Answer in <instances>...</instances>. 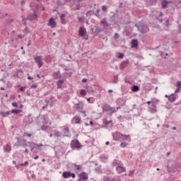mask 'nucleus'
<instances>
[{"label": "nucleus", "instance_id": "3", "mask_svg": "<svg viewBox=\"0 0 181 181\" xmlns=\"http://www.w3.org/2000/svg\"><path fill=\"white\" fill-rule=\"evenodd\" d=\"M78 35L81 36L85 40H88V35H87V30L84 27H80L78 30Z\"/></svg>", "mask_w": 181, "mask_h": 181}, {"label": "nucleus", "instance_id": "14", "mask_svg": "<svg viewBox=\"0 0 181 181\" xmlns=\"http://www.w3.org/2000/svg\"><path fill=\"white\" fill-rule=\"evenodd\" d=\"M63 136H67L69 138H70V136H71V134H70V130L69 129V127H65L63 129Z\"/></svg>", "mask_w": 181, "mask_h": 181}, {"label": "nucleus", "instance_id": "25", "mask_svg": "<svg viewBox=\"0 0 181 181\" xmlns=\"http://www.w3.org/2000/svg\"><path fill=\"white\" fill-rule=\"evenodd\" d=\"M131 45H132V48L135 47L136 49V47H138V40H132V41L131 42Z\"/></svg>", "mask_w": 181, "mask_h": 181}, {"label": "nucleus", "instance_id": "51", "mask_svg": "<svg viewBox=\"0 0 181 181\" xmlns=\"http://www.w3.org/2000/svg\"><path fill=\"white\" fill-rule=\"evenodd\" d=\"M76 9L77 11H80V4L76 5Z\"/></svg>", "mask_w": 181, "mask_h": 181}, {"label": "nucleus", "instance_id": "26", "mask_svg": "<svg viewBox=\"0 0 181 181\" xmlns=\"http://www.w3.org/2000/svg\"><path fill=\"white\" fill-rule=\"evenodd\" d=\"M0 115H1V117H8V115H11V111H8L6 112H1Z\"/></svg>", "mask_w": 181, "mask_h": 181}, {"label": "nucleus", "instance_id": "49", "mask_svg": "<svg viewBox=\"0 0 181 181\" xmlns=\"http://www.w3.org/2000/svg\"><path fill=\"white\" fill-rule=\"evenodd\" d=\"M134 171H130L129 173V176H130V177L134 176Z\"/></svg>", "mask_w": 181, "mask_h": 181}, {"label": "nucleus", "instance_id": "42", "mask_svg": "<svg viewBox=\"0 0 181 181\" xmlns=\"http://www.w3.org/2000/svg\"><path fill=\"white\" fill-rule=\"evenodd\" d=\"M24 136H28V138H30V136H32V134L28 133H24Z\"/></svg>", "mask_w": 181, "mask_h": 181}, {"label": "nucleus", "instance_id": "45", "mask_svg": "<svg viewBox=\"0 0 181 181\" xmlns=\"http://www.w3.org/2000/svg\"><path fill=\"white\" fill-rule=\"evenodd\" d=\"M23 33H25V34L29 33V31H28V28H25L23 30Z\"/></svg>", "mask_w": 181, "mask_h": 181}, {"label": "nucleus", "instance_id": "63", "mask_svg": "<svg viewBox=\"0 0 181 181\" xmlns=\"http://www.w3.org/2000/svg\"><path fill=\"white\" fill-rule=\"evenodd\" d=\"M120 108H121V107H116V109H115L116 112H117L118 110H119Z\"/></svg>", "mask_w": 181, "mask_h": 181}, {"label": "nucleus", "instance_id": "54", "mask_svg": "<svg viewBox=\"0 0 181 181\" xmlns=\"http://www.w3.org/2000/svg\"><path fill=\"white\" fill-rule=\"evenodd\" d=\"M71 177H73V178L76 177V174L71 173Z\"/></svg>", "mask_w": 181, "mask_h": 181}, {"label": "nucleus", "instance_id": "5", "mask_svg": "<svg viewBox=\"0 0 181 181\" xmlns=\"http://www.w3.org/2000/svg\"><path fill=\"white\" fill-rule=\"evenodd\" d=\"M102 108H103V112H105L107 111H109V112H111V114H114V112H117L115 107H111L110 105H105Z\"/></svg>", "mask_w": 181, "mask_h": 181}, {"label": "nucleus", "instance_id": "1", "mask_svg": "<svg viewBox=\"0 0 181 181\" xmlns=\"http://www.w3.org/2000/svg\"><path fill=\"white\" fill-rule=\"evenodd\" d=\"M135 26L137 28L138 30L141 32V33H148V32H149V27H148V25H146L142 21L135 24Z\"/></svg>", "mask_w": 181, "mask_h": 181}, {"label": "nucleus", "instance_id": "64", "mask_svg": "<svg viewBox=\"0 0 181 181\" xmlns=\"http://www.w3.org/2000/svg\"><path fill=\"white\" fill-rule=\"evenodd\" d=\"M108 93H112V90L110 89V90H108Z\"/></svg>", "mask_w": 181, "mask_h": 181}, {"label": "nucleus", "instance_id": "24", "mask_svg": "<svg viewBox=\"0 0 181 181\" xmlns=\"http://www.w3.org/2000/svg\"><path fill=\"white\" fill-rule=\"evenodd\" d=\"M113 165L116 166L117 168V166H124V164H122L120 160H115L113 162Z\"/></svg>", "mask_w": 181, "mask_h": 181}, {"label": "nucleus", "instance_id": "46", "mask_svg": "<svg viewBox=\"0 0 181 181\" xmlns=\"http://www.w3.org/2000/svg\"><path fill=\"white\" fill-rule=\"evenodd\" d=\"M19 166H25V164L24 163H21L19 165H16V168H17V169H19Z\"/></svg>", "mask_w": 181, "mask_h": 181}, {"label": "nucleus", "instance_id": "40", "mask_svg": "<svg viewBox=\"0 0 181 181\" xmlns=\"http://www.w3.org/2000/svg\"><path fill=\"white\" fill-rule=\"evenodd\" d=\"M150 2L152 5H155L158 2V0H150Z\"/></svg>", "mask_w": 181, "mask_h": 181}, {"label": "nucleus", "instance_id": "55", "mask_svg": "<svg viewBox=\"0 0 181 181\" xmlns=\"http://www.w3.org/2000/svg\"><path fill=\"white\" fill-rule=\"evenodd\" d=\"M26 1L25 0H21V3L22 4V5H25Z\"/></svg>", "mask_w": 181, "mask_h": 181}, {"label": "nucleus", "instance_id": "47", "mask_svg": "<svg viewBox=\"0 0 181 181\" xmlns=\"http://www.w3.org/2000/svg\"><path fill=\"white\" fill-rule=\"evenodd\" d=\"M115 39H118V37H119V35H118L117 33H115V36H114Z\"/></svg>", "mask_w": 181, "mask_h": 181}, {"label": "nucleus", "instance_id": "32", "mask_svg": "<svg viewBox=\"0 0 181 181\" xmlns=\"http://www.w3.org/2000/svg\"><path fill=\"white\" fill-rule=\"evenodd\" d=\"M54 134L55 136H57V137L62 136V133L57 130H54Z\"/></svg>", "mask_w": 181, "mask_h": 181}, {"label": "nucleus", "instance_id": "9", "mask_svg": "<svg viewBox=\"0 0 181 181\" xmlns=\"http://www.w3.org/2000/svg\"><path fill=\"white\" fill-rule=\"evenodd\" d=\"M79 179L78 180L80 181H86L88 180V174H87L86 172H83L78 175Z\"/></svg>", "mask_w": 181, "mask_h": 181}, {"label": "nucleus", "instance_id": "17", "mask_svg": "<svg viewBox=\"0 0 181 181\" xmlns=\"http://www.w3.org/2000/svg\"><path fill=\"white\" fill-rule=\"evenodd\" d=\"M73 122L74 124H81V117H80V116L76 115L73 118Z\"/></svg>", "mask_w": 181, "mask_h": 181}, {"label": "nucleus", "instance_id": "21", "mask_svg": "<svg viewBox=\"0 0 181 181\" xmlns=\"http://www.w3.org/2000/svg\"><path fill=\"white\" fill-rule=\"evenodd\" d=\"M128 63H129V60H128V59L122 62L120 64V69H125V67H127V66H128Z\"/></svg>", "mask_w": 181, "mask_h": 181}, {"label": "nucleus", "instance_id": "13", "mask_svg": "<svg viewBox=\"0 0 181 181\" xmlns=\"http://www.w3.org/2000/svg\"><path fill=\"white\" fill-rule=\"evenodd\" d=\"M17 146H23V148L28 146V144H26V140L25 139H21V140H18L17 141Z\"/></svg>", "mask_w": 181, "mask_h": 181}, {"label": "nucleus", "instance_id": "27", "mask_svg": "<svg viewBox=\"0 0 181 181\" xmlns=\"http://www.w3.org/2000/svg\"><path fill=\"white\" fill-rule=\"evenodd\" d=\"M100 23H102V25H104V26H106L107 28H108V26H110V24H108V23H107V20L105 18H103L100 21Z\"/></svg>", "mask_w": 181, "mask_h": 181}, {"label": "nucleus", "instance_id": "12", "mask_svg": "<svg viewBox=\"0 0 181 181\" xmlns=\"http://www.w3.org/2000/svg\"><path fill=\"white\" fill-rule=\"evenodd\" d=\"M28 19L29 21H35V19H37V14L36 13V12L30 13L28 14Z\"/></svg>", "mask_w": 181, "mask_h": 181}, {"label": "nucleus", "instance_id": "11", "mask_svg": "<svg viewBox=\"0 0 181 181\" xmlns=\"http://www.w3.org/2000/svg\"><path fill=\"white\" fill-rule=\"evenodd\" d=\"M117 173L119 174L124 173V172H127V169L124 168V165H117L116 167Z\"/></svg>", "mask_w": 181, "mask_h": 181}, {"label": "nucleus", "instance_id": "31", "mask_svg": "<svg viewBox=\"0 0 181 181\" xmlns=\"http://www.w3.org/2000/svg\"><path fill=\"white\" fill-rule=\"evenodd\" d=\"M54 101H56V100L54 99V97L51 96V98L48 100V103H49L51 105H53V104L54 103Z\"/></svg>", "mask_w": 181, "mask_h": 181}, {"label": "nucleus", "instance_id": "43", "mask_svg": "<svg viewBox=\"0 0 181 181\" xmlns=\"http://www.w3.org/2000/svg\"><path fill=\"white\" fill-rule=\"evenodd\" d=\"M180 90H181V88H177V89L175 91V94H176L177 93H180Z\"/></svg>", "mask_w": 181, "mask_h": 181}, {"label": "nucleus", "instance_id": "28", "mask_svg": "<svg viewBox=\"0 0 181 181\" xmlns=\"http://www.w3.org/2000/svg\"><path fill=\"white\" fill-rule=\"evenodd\" d=\"M73 166L76 169V170H83V165H79L74 163L73 164Z\"/></svg>", "mask_w": 181, "mask_h": 181}, {"label": "nucleus", "instance_id": "15", "mask_svg": "<svg viewBox=\"0 0 181 181\" xmlns=\"http://www.w3.org/2000/svg\"><path fill=\"white\" fill-rule=\"evenodd\" d=\"M121 141H127V142H131V136L127 134H122Z\"/></svg>", "mask_w": 181, "mask_h": 181}, {"label": "nucleus", "instance_id": "22", "mask_svg": "<svg viewBox=\"0 0 181 181\" xmlns=\"http://www.w3.org/2000/svg\"><path fill=\"white\" fill-rule=\"evenodd\" d=\"M62 177L64 179H67L68 177H71V173H70V172H64L62 173Z\"/></svg>", "mask_w": 181, "mask_h": 181}, {"label": "nucleus", "instance_id": "6", "mask_svg": "<svg viewBox=\"0 0 181 181\" xmlns=\"http://www.w3.org/2000/svg\"><path fill=\"white\" fill-rule=\"evenodd\" d=\"M71 147L76 148V149H80L81 148V144L78 140H73L71 142Z\"/></svg>", "mask_w": 181, "mask_h": 181}, {"label": "nucleus", "instance_id": "18", "mask_svg": "<svg viewBox=\"0 0 181 181\" xmlns=\"http://www.w3.org/2000/svg\"><path fill=\"white\" fill-rule=\"evenodd\" d=\"M170 4V1H168L167 0H162L161 1V6L163 9H166L168 8V5Z\"/></svg>", "mask_w": 181, "mask_h": 181}, {"label": "nucleus", "instance_id": "41", "mask_svg": "<svg viewBox=\"0 0 181 181\" xmlns=\"http://www.w3.org/2000/svg\"><path fill=\"white\" fill-rule=\"evenodd\" d=\"M12 106L16 107V108H18V103H16V102L12 103Z\"/></svg>", "mask_w": 181, "mask_h": 181}, {"label": "nucleus", "instance_id": "16", "mask_svg": "<svg viewBox=\"0 0 181 181\" xmlns=\"http://www.w3.org/2000/svg\"><path fill=\"white\" fill-rule=\"evenodd\" d=\"M52 77L55 80H59V78H62V75L60 74V71L54 72L52 74Z\"/></svg>", "mask_w": 181, "mask_h": 181}, {"label": "nucleus", "instance_id": "10", "mask_svg": "<svg viewBox=\"0 0 181 181\" xmlns=\"http://www.w3.org/2000/svg\"><path fill=\"white\" fill-rule=\"evenodd\" d=\"M57 24L56 23V21H54V18H51L48 22V26H50L52 29H54Z\"/></svg>", "mask_w": 181, "mask_h": 181}, {"label": "nucleus", "instance_id": "2", "mask_svg": "<svg viewBox=\"0 0 181 181\" xmlns=\"http://www.w3.org/2000/svg\"><path fill=\"white\" fill-rule=\"evenodd\" d=\"M37 124L38 125H42V126H41V129L42 131H46V129L49 128V126L47 125H52V122L51 121L47 122L46 120V118L41 117Z\"/></svg>", "mask_w": 181, "mask_h": 181}, {"label": "nucleus", "instance_id": "36", "mask_svg": "<svg viewBox=\"0 0 181 181\" xmlns=\"http://www.w3.org/2000/svg\"><path fill=\"white\" fill-rule=\"evenodd\" d=\"M132 91H134V92L139 91V87L138 86H134L132 88Z\"/></svg>", "mask_w": 181, "mask_h": 181}, {"label": "nucleus", "instance_id": "37", "mask_svg": "<svg viewBox=\"0 0 181 181\" xmlns=\"http://www.w3.org/2000/svg\"><path fill=\"white\" fill-rule=\"evenodd\" d=\"M113 83H115V84H117V83H118V76H115Z\"/></svg>", "mask_w": 181, "mask_h": 181}, {"label": "nucleus", "instance_id": "30", "mask_svg": "<svg viewBox=\"0 0 181 181\" xmlns=\"http://www.w3.org/2000/svg\"><path fill=\"white\" fill-rule=\"evenodd\" d=\"M10 112H11V114H14L15 115H18V114H19V112H22V110H13Z\"/></svg>", "mask_w": 181, "mask_h": 181}, {"label": "nucleus", "instance_id": "62", "mask_svg": "<svg viewBox=\"0 0 181 181\" xmlns=\"http://www.w3.org/2000/svg\"><path fill=\"white\" fill-rule=\"evenodd\" d=\"M34 4L33 3H30V8H32V6H33Z\"/></svg>", "mask_w": 181, "mask_h": 181}, {"label": "nucleus", "instance_id": "48", "mask_svg": "<svg viewBox=\"0 0 181 181\" xmlns=\"http://www.w3.org/2000/svg\"><path fill=\"white\" fill-rule=\"evenodd\" d=\"M22 19H23V22H24L25 26H26V21H27V19L25 18H23V17H22Z\"/></svg>", "mask_w": 181, "mask_h": 181}, {"label": "nucleus", "instance_id": "39", "mask_svg": "<svg viewBox=\"0 0 181 181\" xmlns=\"http://www.w3.org/2000/svg\"><path fill=\"white\" fill-rule=\"evenodd\" d=\"M124 54L123 53H119L118 55V59H123L124 58Z\"/></svg>", "mask_w": 181, "mask_h": 181}, {"label": "nucleus", "instance_id": "29", "mask_svg": "<svg viewBox=\"0 0 181 181\" xmlns=\"http://www.w3.org/2000/svg\"><path fill=\"white\" fill-rule=\"evenodd\" d=\"M63 83H64V81H63V80L58 81H57V88H62V87H63Z\"/></svg>", "mask_w": 181, "mask_h": 181}, {"label": "nucleus", "instance_id": "53", "mask_svg": "<svg viewBox=\"0 0 181 181\" xmlns=\"http://www.w3.org/2000/svg\"><path fill=\"white\" fill-rule=\"evenodd\" d=\"M37 87V86H36L35 84L31 86V88H36Z\"/></svg>", "mask_w": 181, "mask_h": 181}, {"label": "nucleus", "instance_id": "23", "mask_svg": "<svg viewBox=\"0 0 181 181\" xmlns=\"http://www.w3.org/2000/svg\"><path fill=\"white\" fill-rule=\"evenodd\" d=\"M65 17H66V15L63 13L60 16L61 23H62V25H66V23H67V21L64 19Z\"/></svg>", "mask_w": 181, "mask_h": 181}, {"label": "nucleus", "instance_id": "60", "mask_svg": "<svg viewBox=\"0 0 181 181\" xmlns=\"http://www.w3.org/2000/svg\"><path fill=\"white\" fill-rule=\"evenodd\" d=\"M45 108H47V103L45 106L42 107L43 110H45Z\"/></svg>", "mask_w": 181, "mask_h": 181}, {"label": "nucleus", "instance_id": "33", "mask_svg": "<svg viewBox=\"0 0 181 181\" xmlns=\"http://www.w3.org/2000/svg\"><path fill=\"white\" fill-rule=\"evenodd\" d=\"M128 146V143L123 141L120 144V148H127Z\"/></svg>", "mask_w": 181, "mask_h": 181}, {"label": "nucleus", "instance_id": "52", "mask_svg": "<svg viewBox=\"0 0 181 181\" xmlns=\"http://www.w3.org/2000/svg\"><path fill=\"white\" fill-rule=\"evenodd\" d=\"M67 76H69V74L67 72L63 74L64 77H67Z\"/></svg>", "mask_w": 181, "mask_h": 181}, {"label": "nucleus", "instance_id": "44", "mask_svg": "<svg viewBox=\"0 0 181 181\" xmlns=\"http://www.w3.org/2000/svg\"><path fill=\"white\" fill-rule=\"evenodd\" d=\"M102 10H103L104 12H107V6H102Z\"/></svg>", "mask_w": 181, "mask_h": 181}, {"label": "nucleus", "instance_id": "7", "mask_svg": "<svg viewBox=\"0 0 181 181\" xmlns=\"http://www.w3.org/2000/svg\"><path fill=\"white\" fill-rule=\"evenodd\" d=\"M112 138H113L114 141H121V139L122 138V134H121L118 132H116L115 133H112Z\"/></svg>", "mask_w": 181, "mask_h": 181}, {"label": "nucleus", "instance_id": "20", "mask_svg": "<svg viewBox=\"0 0 181 181\" xmlns=\"http://www.w3.org/2000/svg\"><path fill=\"white\" fill-rule=\"evenodd\" d=\"M151 111L153 114L155 112H158V110L156 109V105L153 102H152Z\"/></svg>", "mask_w": 181, "mask_h": 181}, {"label": "nucleus", "instance_id": "34", "mask_svg": "<svg viewBox=\"0 0 181 181\" xmlns=\"http://www.w3.org/2000/svg\"><path fill=\"white\" fill-rule=\"evenodd\" d=\"M168 100H169V101L170 103H175V101H176V97H175V96H173V97L170 96L168 98Z\"/></svg>", "mask_w": 181, "mask_h": 181}, {"label": "nucleus", "instance_id": "4", "mask_svg": "<svg viewBox=\"0 0 181 181\" xmlns=\"http://www.w3.org/2000/svg\"><path fill=\"white\" fill-rule=\"evenodd\" d=\"M74 106L78 112H82V114H86V111H83V108H84V104H83V102L74 103Z\"/></svg>", "mask_w": 181, "mask_h": 181}, {"label": "nucleus", "instance_id": "19", "mask_svg": "<svg viewBox=\"0 0 181 181\" xmlns=\"http://www.w3.org/2000/svg\"><path fill=\"white\" fill-rule=\"evenodd\" d=\"M4 152H7V153H9V152H11V151H12V147L11 146V144H7L4 147Z\"/></svg>", "mask_w": 181, "mask_h": 181}, {"label": "nucleus", "instance_id": "8", "mask_svg": "<svg viewBox=\"0 0 181 181\" xmlns=\"http://www.w3.org/2000/svg\"><path fill=\"white\" fill-rule=\"evenodd\" d=\"M34 60L35 63H37L38 69H40V67L43 66V61L42 59V56L36 57L35 58H34Z\"/></svg>", "mask_w": 181, "mask_h": 181}, {"label": "nucleus", "instance_id": "35", "mask_svg": "<svg viewBox=\"0 0 181 181\" xmlns=\"http://www.w3.org/2000/svg\"><path fill=\"white\" fill-rule=\"evenodd\" d=\"M80 94L81 95H83V96L87 95V91H86V90L84 89H82L81 90Z\"/></svg>", "mask_w": 181, "mask_h": 181}, {"label": "nucleus", "instance_id": "58", "mask_svg": "<svg viewBox=\"0 0 181 181\" xmlns=\"http://www.w3.org/2000/svg\"><path fill=\"white\" fill-rule=\"evenodd\" d=\"M25 153H29V150H28V148H25Z\"/></svg>", "mask_w": 181, "mask_h": 181}, {"label": "nucleus", "instance_id": "61", "mask_svg": "<svg viewBox=\"0 0 181 181\" xmlns=\"http://www.w3.org/2000/svg\"><path fill=\"white\" fill-rule=\"evenodd\" d=\"M95 15L97 16V18H100V14H98V13H95Z\"/></svg>", "mask_w": 181, "mask_h": 181}, {"label": "nucleus", "instance_id": "57", "mask_svg": "<svg viewBox=\"0 0 181 181\" xmlns=\"http://www.w3.org/2000/svg\"><path fill=\"white\" fill-rule=\"evenodd\" d=\"M82 83H87V79L83 78V79L82 80Z\"/></svg>", "mask_w": 181, "mask_h": 181}, {"label": "nucleus", "instance_id": "38", "mask_svg": "<svg viewBox=\"0 0 181 181\" xmlns=\"http://www.w3.org/2000/svg\"><path fill=\"white\" fill-rule=\"evenodd\" d=\"M177 88H181V81H177Z\"/></svg>", "mask_w": 181, "mask_h": 181}, {"label": "nucleus", "instance_id": "59", "mask_svg": "<svg viewBox=\"0 0 181 181\" xmlns=\"http://www.w3.org/2000/svg\"><path fill=\"white\" fill-rule=\"evenodd\" d=\"M165 22H166V26H169V20H167Z\"/></svg>", "mask_w": 181, "mask_h": 181}, {"label": "nucleus", "instance_id": "50", "mask_svg": "<svg viewBox=\"0 0 181 181\" xmlns=\"http://www.w3.org/2000/svg\"><path fill=\"white\" fill-rule=\"evenodd\" d=\"M18 37H19V39H23V37H25V35L20 34V35H18Z\"/></svg>", "mask_w": 181, "mask_h": 181}, {"label": "nucleus", "instance_id": "56", "mask_svg": "<svg viewBox=\"0 0 181 181\" xmlns=\"http://www.w3.org/2000/svg\"><path fill=\"white\" fill-rule=\"evenodd\" d=\"M29 165V162L25 161V162L24 163V166H26V165Z\"/></svg>", "mask_w": 181, "mask_h": 181}]
</instances>
